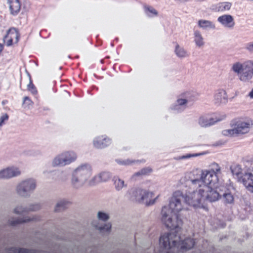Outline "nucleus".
<instances>
[{"instance_id":"obj_31","label":"nucleus","mask_w":253,"mask_h":253,"mask_svg":"<svg viewBox=\"0 0 253 253\" xmlns=\"http://www.w3.org/2000/svg\"><path fill=\"white\" fill-rule=\"evenodd\" d=\"M230 169L232 174L236 176L239 180L243 175L241 166L238 165H233L230 167Z\"/></svg>"},{"instance_id":"obj_33","label":"nucleus","mask_w":253,"mask_h":253,"mask_svg":"<svg viewBox=\"0 0 253 253\" xmlns=\"http://www.w3.org/2000/svg\"><path fill=\"white\" fill-rule=\"evenodd\" d=\"M231 3L229 2H220L218 5V9L219 11H224L230 9Z\"/></svg>"},{"instance_id":"obj_11","label":"nucleus","mask_w":253,"mask_h":253,"mask_svg":"<svg viewBox=\"0 0 253 253\" xmlns=\"http://www.w3.org/2000/svg\"><path fill=\"white\" fill-rule=\"evenodd\" d=\"M77 158L75 152L71 151H64L56 155L52 160L51 164L53 168L63 167L74 162Z\"/></svg>"},{"instance_id":"obj_13","label":"nucleus","mask_w":253,"mask_h":253,"mask_svg":"<svg viewBox=\"0 0 253 253\" xmlns=\"http://www.w3.org/2000/svg\"><path fill=\"white\" fill-rule=\"evenodd\" d=\"M198 94L195 92L186 91L178 96L176 102L186 107L188 103L196 100Z\"/></svg>"},{"instance_id":"obj_2","label":"nucleus","mask_w":253,"mask_h":253,"mask_svg":"<svg viewBox=\"0 0 253 253\" xmlns=\"http://www.w3.org/2000/svg\"><path fill=\"white\" fill-rule=\"evenodd\" d=\"M160 245L162 248L159 253H181L191 249L195 242L193 238L181 240L175 232H170L161 236Z\"/></svg>"},{"instance_id":"obj_30","label":"nucleus","mask_w":253,"mask_h":253,"mask_svg":"<svg viewBox=\"0 0 253 253\" xmlns=\"http://www.w3.org/2000/svg\"><path fill=\"white\" fill-rule=\"evenodd\" d=\"M113 181L115 188L117 191H121L125 187V180L121 178L118 177H115Z\"/></svg>"},{"instance_id":"obj_38","label":"nucleus","mask_w":253,"mask_h":253,"mask_svg":"<svg viewBox=\"0 0 253 253\" xmlns=\"http://www.w3.org/2000/svg\"><path fill=\"white\" fill-rule=\"evenodd\" d=\"M28 89L33 94H36L37 93V90L34 85L30 82L28 85Z\"/></svg>"},{"instance_id":"obj_1","label":"nucleus","mask_w":253,"mask_h":253,"mask_svg":"<svg viewBox=\"0 0 253 253\" xmlns=\"http://www.w3.org/2000/svg\"><path fill=\"white\" fill-rule=\"evenodd\" d=\"M185 195L180 190L173 192L169 206H164L162 210V221L168 228L179 230L182 224V220L179 218L178 213L185 209Z\"/></svg>"},{"instance_id":"obj_5","label":"nucleus","mask_w":253,"mask_h":253,"mask_svg":"<svg viewBox=\"0 0 253 253\" xmlns=\"http://www.w3.org/2000/svg\"><path fill=\"white\" fill-rule=\"evenodd\" d=\"M230 70L243 82H248L253 79V58L244 62L236 61L232 64Z\"/></svg>"},{"instance_id":"obj_43","label":"nucleus","mask_w":253,"mask_h":253,"mask_svg":"<svg viewBox=\"0 0 253 253\" xmlns=\"http://www.w3.org/2000/svg\"><path fill=\"white\" fill-rule=\"evenodd\" d=\"M57 206H59V203H58V204H57Z\"/></svg>"},{"instance_id":"obj_9","label":"nucleus","mask_w":253,"mask_h":253,"mask_svg":"<svg viewBox=\"0 0 253 253\" xmlns=\"http://www.w3.org/2000/svg\"><path fill=\"white\" fill-rule=\"evenodd\" d=\"M252 125L249 121L238 120L233 125L232 128L224 130L222 133L223 135L227 136L246 134L250 131Z\"/></svg>"},{"instance_id":"obj_36","label":"nucleus","mask_w":253,"mask_h":253,"mask_svg":"<svg viewBox=\"0 0 253 253\" xmlns=\"http://www.w3.org/2000/svg\"><path fill=\"white\" fill-rule=\"evenodd\" d=\"M23 105L25 108H29L33 105L32 101L27 97H25L23 99Z\"/></svg>"},{"instance_id":"obj_21","label":"nucleus","mask_w":253,"mask_h":253,"mask_svg":"<svg viewBox=\"0 0 253 253\" xmlns=\"http://www.w3.org/2000/svg\"><path fill=\"white\" fill-rule=\"evenodd\" d=\"M92 225L94 228L100 233H110L112 229V224L109 222L100 224L97 222H94Z\"/></svg>"},{"instance_id":"obj_6","label":"nucleus","mask_w":253,"mask_h":253,"mask_svg":"<svg viewBox=\"0 0 253 253\" xmlns=\"http://www.w3.org/2000/svg\"><path fill=\"white\" fill-rule=\"evenodd\" d=\"M230 70L243 82H248L253 79V58L244 62L236 61L232 64Z\"/></svg>"},{"instance_id":"obj_39","label":"nucleus","mask_w":253,"mask_h":253,"mask_svg":"<svg viewBox=\"0 0 253 253\" xmlns=\"http://www.w3.org/2000/svg\"><path fill=\"white\" fill-rule=\"evenodd\" d=\"M204 154V153H196V154H192V155L191 154H187L186 155L182 156L181 157V159H188V158H190L192 157H197V156H201V155H203Z\"/></svg>"},{"instance_id":"obj_22","label":"nucleus","mask_w":253,"mask_h":253,"mask_svg":"<svg viewBox=\"0 0 253 253\" xmlns=\"http://www.w3.org/2000/svg\"><path fill=\"white\" fill-rule=\"evenodd\" d=\"M215 103H225L227 101L226 92L223 89L217 90L214 95Z\"/></svg>"},{"instance_id":"obj_24","label":"nucleus","mask_w":253,"mask_h":253,"mask_svg":"<svg viewBox=\"0 0 253 253\" xmlns=\"http://www.w3.org/2000/svg\"><path fill=\"white\" fill-rule=\"evenodd\" d=\"M194 42L198 47H201L205 45L204 39L200 31L197 30L194 31Z\"/></svg>"},{"instance_id":"obj_12","label":"nucleus","mask_w":253,"mask_h":253,"mask_svg":"<svg viewBox=\"0 0 253 253\" xmlns=\"http://www.w3.org/2000/svg\"><path fill=\"white\" fill-rule=\"evenodd\" d=\"M36 183L32 179H28L19 182L16 186V192L20 196L29 195L36 188Z\"/></svg>"},{"instance_id":"obj_16","label":"nucleus","mask_w":253,"mask_h":253,"mask_svg":"<svg viewBox=\"0 0 253 253\" xmlns=\"http://www.w3.org/2000/svg\"><path fill=\"white\" fill-rule=\"evenodd\" d=\"M239 181L241 182L246 189L253 193V174L251 172H246L243 174Z\"/></svg>"},{"instance_id":"obj_37","label":"nucleus","mask_w":253,"mask_h":253,"mask_svg":"<svg viewBox=\"0 0 253 253\" xmlns=\"http://www.w3.org/2000/svg\"><path fill=\"white\" fill-rule=\"evenodd\" d=\"M8 119V116L7 114L4 113L1 115L0 117V127L2 126L4 122L7 121Z\"/></svg>"},{"instance_id":"obj_20","label":"nucleus","mask_w":253,"mask_h":253,"mask_svg":"<svg viewBox=\"0 0 253 253\" xmlns=\"http://www.w3.org/2000/svg\"><path fill=\"white\" fill-rule=\"evenodd\" d=\"M219 121L215 120L209 115H206L200 117L198 123L201 126L206 127L214 125L215 123Z\"/></svg>"},{"instance_id":"obj_15","label":"nucleus","mask_w":253,"mask_h":253,"mask_svg":"<svg viewBox=\"0 0 253 253\" xmlns=\"http://www.w3.org/2000/svg\"><path fill=\"white\" fill-rule=\"evenodd\" d=\"M19 169L12 166L0 170V179H10L20 174Z\"/></svg>"},{"instance_id":"obj_17","label":"nucleus","mask_w":253,"mask_h":253,"mask_svg":"<svg viewBox=\"0 0 253 253\" xmlns=\"http://www.w3.org/2000/svg\"><path fill=\"white\" fill-rule=\"evenodd\" d=\"M35 218L33 216H24L21 217H13L9 218L7 223L10 226H16L19 224H24L33 221Z\"/></svg>"},{"instance_id":"obj_26","label":"nucleus","mask_w":253,"mask_h":253,"mask_svg":"<svg viewBox=\"0 0 253 253\" xmlns=\"http://www.w3.org/2000/svg\"><path fill=\"white\" fill-rule=\"evenodd\" d=\"M174 52L177 57L179 58H184L188 56V54L186 50L177 43L175 45Z\"/></svg>"},{"instance_id":"obj_18","label":"nucleus","mask_w":253,"mask_h":253,"mask_svg":"<svg viewBox=\"0 0 253 253\" xmlns=\"http://www.w3.org/2000/svg\"><path fill=\"white\" fill-rule=\"evenodd\" d=\"M111 140L106 136L95 137L93 140V145L97 148H103L111 144Z\"/></svg>"},{"instance_id":"obj_23","label":"nucleus","mask_w":253,"mask_h":253,"mask_svg":"<svg viewBox=\"0 0 253 253\" xmlns=\"http://www.w3.org/2000/svg\"><path fill=\"white\" fill-rule=\"evenodd\" d=\"M10 13L12 15L17 14L21 8L19 0H7Z\"/></svg>"},{"instance_id":"obj_25","label":"nucleus","mask_w":253,"mask_h":253,"mask_svg":"<svg viewBox=\"0 0 253 253\" xmlns=\"http://www.w3.org/2000/svg\"><path fill=\"white\" fill-rule=\"evenodd\" d=\"M198 25L203 30L215 29L214 24L211 21L207 20H199L198 22Z\"/></svg>"},{"instance_id":"obj_40","label":"nucleus","mask_w":253,"mask_h":253,"mask_svg":"<svg viewBox=\"0 0 253 253\" xmlns=\"http://www.w3.org/2000/svg\"><path fill=\"white\" fill-rule=\"evenodd\" d=\"M246 49L250 52H253V42L248 43L246 45Z\"/></svg>"},{"instance_id":"obj_7","label":"nucleus","mask_w":253,"mask_h":253,"mask_svg":"<svg viewBox=\"0 0 253 253\" xmlns=\"http://www.w3.org/2000/svg\"><path fill=\"white\" fill-rule=\"evenodd\" d=\"M192 174H191L188 181L189 191L185 195V202L195 208H204V194L202 187L192 189L191 187Z\"/></svg>"},{"instance_id":"obj_28","label":"nucleus","mask_w":253,"mask_h":253,"mask_svg":"<svg viewBox=\"0 0 253 253\" xmlns=\"http://www.w3.org/2000/svg\"><path fill=\"white\" fill-rule=\"evenodd\" d=\"M143 8L145 14L148 17H153L158 15L157 11L150 5L144 4Z\"/></svg>"},{"instance_id":"obj_29","label":"nucleus","mask_w":253,"mask_h":253,"mask_svg":"<svg viewBox=\"0 0 253 253\" xmlns=\"http://www.w3.org/2000/svg\"><path fill=\"white\" fill-rule=\"evenodd\" d=\"M29 209L24 205L16 206L13 210V212L16 215H21L27 213Z\"/></svg>"},{"instance_id":"obj_4","label":"nucleus","mask_w":253,"mask_h":253,"mask_svg":"<svg viewBox=\"0 0 253 253\" xmlns=\"http://www.w3.org/2000/svg\"><path fill=\"white\" fill-rule=\"evenodd\" d=\"M221 172V167L216 163H212L210 165V169L209 170H196L193 171L192 179H196L197 182L202 183L205 181L207 184L218 183L219 179L218 174ZM196 181V180L195 181Z\"/></svg>"},{"instance_id":"obj_3","label":"nucleus","mask_w":253,"mask_h":253,"mask_svg":"<svg viewBox=\"0 0 253 253\" xmlns=\"http://www.w3.org/2000/svg\"><path fill=\"white\" fill-rule=\"evenodd\" d=\"M92 174L91 167L87 164H83L76 168L72 172L71 179L72 186L75 189L82 187L85 184L93 185L96 183L98 178L99 181L105 182L110 178L109 173L103 172L98 176H94L89 180Z\"/></svg>"},{"instance_id":"obj_35","label":"nucleus","mask_w":253,"mask_h":253,"mask_svg":"<svg viewBox=\"0 0 253 253\" xmlns=\"http://www.w3.org/2000/svg\"><path fill=\"white\" fill-rule=\"evenodd\" d=\"M152 171V169L150 168H145L142 169L139 171L136 172L135 173L136 175H146L150 173Z\"/></svg>"},{"instance_id":"obj_32","label":"nucleus","mask_w":253,"mask_h":253,"mask_svg":"<svg viewBox=\"0 0 253 253\" xmlns=\"http://www.w3.org/2000/svg\"><path fill=\"white\" fill-rule=\"evenodd\" d=\"M97 218L98 220L103 221H106L110 218L109 214L103 211H99L97 212L96 214Z\"/></svg>"},{"instance_id":"obj_34","label":"nucleus","mask_w":253,"mask_h":253,"mask_svg":"<svg viewBox=\"0 0 253 253\" xmlns=\"http://www.w3.org/2000/svg\"><path fill=\"white\" fill-rule=\"evenodd\" d=\"M171 109L176 113H180L185 109V107L181 106L175 102L171 106Z\"/></svg>"},{"instance_id":"obj_19","label":"nucleus","mask_w":253,"mask_h":253,"mask_svg":"<svg viewBox=\"0 0 253 253\" xmlns=\"http://www.w3.org/2000/svg\"><path fill=\"white\" fill-rule=\"evenodd\" d=\"M217 21L225 28L232 29L235 26L233 17L230 15H223L218 17Z\"/></svg>"},{"instance_id":"obj_14","label":"nucleus","mask_w":253,"mask_h":253,"mask_svg":"<svg viewBox=\"0 0 253 253\" xmlns=\"http://www.w3.org/2000/svg\"><path fill=\"white\" fill-rule=\"evenodd\" d=\"M19 35L15 28H10L6 32L3 38V42L6 46H11L18 42Z\"/></svg>"},{"instance_id":"obj_41","label":"nucleus","mask_w":253,"mask_h":253,"mask_svg":"<svg viewBox=\"0 0 253 253\" xmlns=\"http://www.w3.org/2000/svg\"><path fill=\"white\" fill-rule=\"evenodd\" d=\"M248 95L251 98H253V88L250 92Z\"/></svg>"},{"instance_id":"obj_8","label":"nucleus","mask_w":253,"mask_h":253,"mask_svg":"<svg viewBox=\"0 0 253 253\" xmlns=\"http://www.w3.org/2000/svg\"><path fill=\"white\" fill-rule=\"evenodd\" d=\"M196 179H192L191 187L195 189L197 187H202L204 194V201H208L210 202L217 201L220 197V194L216 190L218 187V183L212 184H207L203 181L202 183L195 181Z\"/></svg>"},{"instance_id":"obj_42","label":"nucleus","mask_w":253,"mask_h":253,"mask_svg":"<svg viewBox=\"0 0 253 253\" xmlns=\"http://www.w3.org/2000/svg\"><path fill=\"white\" fill-rule=\"evenodd\" d=\"M133 162H132V161H128V160H127V165H129V164H132Z\"/></svg>"},{"instance_id":"obj_10","label":"nucleus","mask_w":253,"mask_h":253,"mask_svg":"<svg viewBox=\"0 0 253 253\" xmlns=\"http://www.w3.org/2000/svg\"><path fill=\"white\" fill-rule=\"evenodd\" d=\"M130 195L135 201L140 203H144L147 206L153 205L157 199L156 197L154 199L149 200L153 197V192L141 188L133 189L131 191Z\"/></svg>"},{"instance_id":"obj_27","label":"nucleus","mask_w":253,"mask_h":253,"mask_svg":"<svg viewBox=\"0 0 253 253\" xmlns=\"http://www.w3.org/2000/svg\"><path fill=\"white\" fill-rule=\"evenodd\" d=\"M222 201L225 205L233 204L234 201L233 195L228 191L224 193L222 196Z\"/></svg>"}]
</instances>
